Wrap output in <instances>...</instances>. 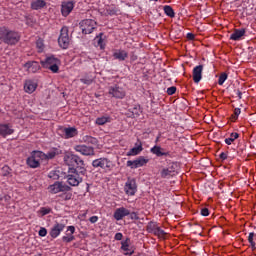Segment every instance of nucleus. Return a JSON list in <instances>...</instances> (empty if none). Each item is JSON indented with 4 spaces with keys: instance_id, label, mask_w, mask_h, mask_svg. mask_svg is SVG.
Masks as SVG:
<instances>
[{
    "instance_id": "f257e3e1",
    "label": "nucleus",
    "mask_w": 256,
    "mask_h": 256,
    "mask_svg": "<svg viewBox=\"0 0 256 256\" xmlns=\"http://www.w3.org/2000/svg\"><path fill=\"white\" fill-rule=\"evenodd\" d=\"M0 41L6 45H17L21 41V34L15 30H11L6 26L0 27Z\"/></svg>"
},
{
    "instance_id": "f03ea898",
    "label": "nucleus",
    "mask_w": 256,
    "mask_h": 256,
    "mask_svg": "<svg viewBox=\"0 0 256 256\" xmlns=\"http://www.w3.org/2000/svg\"><path fill=\"white\" fill-rule=\"evenodd\" d=\"M81 175H85L83 173H79V171L75 170V168L68 169L67 183L71 185V187H79L80 183H83V177Z\"/></svg>"
},
{
    "instance_id": "7ed1b4c3",
    "label": "nucleus",
    "mask_w": 256,
    "mask_h": 256,
    "mask_svg": "<svg viewBox=\"0 0 256 256\" xmlns=\"http://www.w3.org/2000/svg\"><path fill=\"white\" fill-rule=\"evenodd\" d=\"M94 169H102L105 173H109L113 169V162L108 158L102 157L92 161Z\"/></svg>"
},
{
    "instance_id": "20e7f679",
    "label": "nucleus",
    "mask_w": 256,
    "mask_h": 256,
    "mask_svg": "<svg viewBox=\"0 0 256 256\" xmlns=\"http://www.w3.org/2000/svg\"><path fill=\"white\" fill-rule=\"evenodd\" d=\"M44 69H49L52 73H59V65H61V60L55 56H49L45 61L41 62Z\"/></svg>"
},
{
    "instance_id": "39448f33",
    "label": "nucleus",
    "mask_w": 256,
    "mask_h": 256,
    "mask_svg": "<svg viewBox=\"0 0 256 256\" xmlns=\"http://www.w3.org/2000/svg\"><path fill=\"white\" fill-rule=\"evenodd\" d=\"M108 95L114 97V99H125L127 92L125 88L121 87L119 84H113L108 86Z\"/></svg>"
},
{
    "instance_id": "423d86ee",
    "label": "nucleus",
    "mask_w": 256,
    "mask_h": 256,
    "mask_svg": "<svg viewBox=\"0 0 256 256\" xmlns=\"http://www.w3.org/2000/svg\"><path fill=\"white\" fill-rule=\"evenodd\" d=\"M80 29L83 35H91L97 29V22L93 19H85L80 22Z\"/></svg>"
},
{
    "instance_id": "0eeeda50",
    "label": "nucleus",
    "mask_w": 256,
    "mask_h": 256,
    "mask_svg": "<svg viewBox=\"0 0 256 256\" xmlns=\"http://www.w3.org/2000/svg\"><path fill=\"white\" fill-rule=\"evenodd\" d=\"M69 27L63 26L60 30L58 45L61 49H69Z\"/></svg>"
},
{
    "instance_id": "6e6552de",
    "label": "nucleus",
    "mask_w": 256,
    "mask_h": 256,
    "mask_svg": "<svg viewBox=\"0 0 256 256\" xmlns=\"http://www.w3.org/2000/svg\"><path fill=\"white\" fill-rule=\"evenodd\" d=\"M43 152L41 151H34L30 157L27 158L26 163L28 167H31V169H37L39 165H41V159Z\"/></svg>"
},
{
    "instance_id": "1a4fd4ad",
    "label": "nucleus",
    "mask_w": 256,
    "mask_h": 256,
    "mask_svg": "<svg viewBox=\"0 0 256 256\" xmlns=\"http://www.w3.org/2000/svg\"><path fill=\"white\" fill-rule=\"evenodd\" d=\"M124 193H126L128 197L135 196V193H137V180L135 178H127V181L124 185Z\"/></svg>"
},
{
    "instance_id": "9d476101",
    "label": "nucleus",
    "mask_w": 256,
    "mask_h": 256,
    "mask_svg": "<svg viewBox=\"0 0 256 256\" xmlns=\"http://www.w3.org/2000/svg\"><path fill=\"white\" fill-rule=\"evenodd\" d=\"M49 190L53 195H57V193H61L63 191H71V187L67 184H63V182H55L49 186Z\"/></svg>"
},
{
    "instance_id": "9b49d317",
    "label": "nucleus",
    "mask_w": 256,
    "mask_h": 256,
    "mask_svg": "<svg viewBox=\"0 0 256 256\" xmlns=\"http://www.w3.org/2000/svg\"><path fill=\"white\" fill-rule=\"evenodd\" d=\"M69 169H75L78 173L85 174L87 173V169H85V161L81 159L78 155L74 154V165L73 167H69Z\"/></svg>"
},
{
    "instance_id": "f8f14e48",
    "label": "nucleus",
    "mask_w": 256,
    "mask_h": 256,
    "mask_svg": "<svg viewBox=\"0 0 256 256\" xmlns=\"http://www.w3.org/2000/svg\"><path fill=\"white\" fill-rule=\"evenodd\" d=\"M77 153H80L81 155H85L86 157H91L95 155V148L87 145H76L74 147Z\"/></svg>"
},
{
    "instance_id": "ddd939ff",
    "label": "nucleus",
    "mask_w": 256,
    "mask_h": 256,
    "mask_svg": "<svg viewBox=\"0 0 256 256\" xmlns=\"http://www.w3.org/2000/svg\"><path fill=\"white\" fill-rule=\"evenodd\" d=\"M73 9H75V2L73 1L62 2L61 4L62 17H69Z\"/></svg>"
},
{
    "instance_id": "4468645a",
    "label": "nucleus",
    "mask_w": 256,
    "mask_h": 256,
    "mask_svg": "<svg viewBox=\"0 0 256 256\" xmlns=\"http://www.w3.org/2000/svg\"><path fill=\"white\" fill-rule=\"evenodd\" d=\"M129 215H131V211L129 209L120 207L114 211L113 217L116 221H121L124 217H129Z\"/></svg>"
},
{
    "instance_id": "2eb2a0df",
    "label": "nucleus",
    "mask_w": 256,
    "mask_h": 256,
    "mask_svg": "<svg viewBox=\"0 0 256 256\" xmlns=\"http://www.w3.org/2000/svg\"><path fill=\"white\" fill-rule=\"evenodd\" d=\"M112 57H114L116 61H127V59H129V52L124 49H115Z\"/></svg>"
},
{
    "instance_id": "dca6fc26",
    "label": "nucleus",
    "mask_w": 256,
    "mask_h": 256,
    "mask_svg": "<svg viewBox=\"0 0 256 256\" xmlns=\"http://www.w3.org/2000/svg\"><path fill=\"white\" fill-rule=\"evenodd\" d=\"M192 77L194 83H200L203 79V65L195 66L192 70Z\"/></svg>"
},
{
    "instance_id": "f3484780",
    "label": "nucleus",
    "mask_w": 256,
    "mask_h": 256,
    "mask_svg": "<svg viewBox=\"0 0 256 256\" xmlns=\"http://www.w3.org/2000/svg\"><path fill=\"white\" fill-rule=\"evenodd\" d=\"M64 229H65V224L56 223L50 230V237H52V239H57V237L61 235Z\"/></svg>"
},
{
    "instance_id": "a211bd4d",
    "label": "nucleus",
    "mask_w": 256,
    "mask_h": 256,
    "mask_svg": "<svg viewBox=\"0 0 256 256\" xmlns=\"http://www.w3.org/2000/svg\"><path fill=\"white\" fill-rule=\"evenodd\" d=\"M141 113V106H133L126 111V117H130L131 119H137V117H139Z\"/></svg>"
},
{
    "instance_id": "6ab92c4d",
    "label": "nucleus",
    "mask_w": 256,
    "mask_h": 256,
    "mask_svg": "<svg viewBox=\"0 0 256 256\" xmlns=\"http://www.w3.org/2000/svg\"><path fill=\"white\" fill-rule=\"evenodd\" d=\"M150 152L156 157H167L169 152H165V149L161 148V146H154L150 149Z\"/></svg>"
},
{
    "instance_id": "aec40b11",
    "label": "nucleus",
    "mask_w": 256,
    "mask_h": 256,
    "mask_svg": "<svg viewBox=\"0 0 256 256\" xmlns=\"http://www.w3.org/2000/svg\"><path fill=\"white\" fill-rule=\"evenodd\" d=\"M24 67L28 69L29 73H37L39 69H41V66L39 65V62L32 61V62H27Z\"/></svg>"
},
{
    "instance_id": "412c9836",
    "label": "nucleus",
    "mask_w": 256,
    "mask_h": 256,
    "mask_svg": "<svg viewBox=\"0 0 256 256\" xmlns=\"http://www.w3.org/2000/svg\"><path fill=\"white\" fill-rule=\"evenodd\" d=\"M37 89V82L33 80H27L24 84V91L26 93H34V91Z\"/></svg>"
},
{
    "instance_id": "4be33fe9",
    "label": "nucleus",
    "mask_w": 256,
    "mask_h": 256,
    "mask_svg": "<svg viewBox=\"0 0 256 256\" xmlns=\"http://www.w3.org/2000/svg\"><path fill=\"white\" fill-rule=\"evenodd\" d=\"M61 154V150L57 148H52L50 151H48L46 154L43 152L42 159H55L57 155Z\"/></svg>"
},
{
    "instance_id": "5701e85b",
    "label": "nucleus",
    "mask_w": 256,
    "mask_h": 256,
    "mask_svg": "<svg viewBox=\"0 0 256 256\" xmlns=\"http://www.w3.org/2000/svg\"><path fill=\"white\" fill-rule=\"evenodd\" d=\"M245 29H235L234 32L230 35L232 41H240L241 37L245 36Z\"/></svg>"
},
{
    "instance_id": "b1692460",
    "label": "nucleus",
    "mask_w": 256,
    "mask_h": 256,
    "mask_svg": "<svg viewBox=\"0 0 256 256\" xmlns=\"http://www.w3.org/2000/svg\"><path fill=\"white\" fill-rule=\"evenodd\" d=\"M61 131V137L63 139H71L72 137H75L77 135V129H64Z\"/></svg>"
},
{
    "instance_id": "393cba45",
    "label": "nucleus",
    "mask_w": 256,
    "mask_h": 256,
    "mask_svg": "<svg viewBox=\"0 0 256 256\" xmlns=\"http://www.w3.org/2000/svg\"><path fill=\"white\" fill-rule=\"evenodd\" d=\"M47 6V2L45 0H34L31 2V9L33 11H39V9H43Z\"/></svg>"
},
{
    "instance_id": "a878e982",
    "label": "nucleus",
    "mask_w": 256,
    "mask_h": 256,
    "mask_svg": "<svg viewBox=\"0 0 256 256\" xmlns=\"http://www.w3.org/2000/svg\"><path fill=\"white\" fill-rule=\"evenodd\" d=\"M57 197L58 201H71L73 198V192H71V190L62 191V193Z\"/></svg>"
},
{
    "instance_id": "bb28decb",
    "label": "nucleus",
    "mask_w": 256,
    "mask_h": 256,
    "mask_svg": "<svg viewBox=\"0 0 256 256\" xmlns=\"http://www.w3.org/2000/svg\"><path fill=\"white\" fill-rule=\"evenodd\" d=\"M236 139H239V133L237 132H232V133H228L227 134V137L225 138V143L226 145H232L233 142L236 140Z\"/></svg>"
},
{
    "instance_id": "cd10ccee",
    "label": "nucleus",
    "mask_w": 256,
    "mask_h": 256,
    "mask_svg": "<svg viewBox=\"0 0 256 256\" xmlns=\"http://www.w3.org/2000/svg\"><path fill=\"white\" fill-rule=\"evenodd\" d=\"M162 179H170V177H173L175 175V170L173 168H164L160 173Z\"/></svg>"
},
{
    "instance_id": "c85d7f7f",
    "label": "nucleus",
    "mask_w": 256,
    "mask_h": 256,
    "mask_svg": "<svg viewBox=\"0 0 256 256\" xmlns=\"http://www.w3.org/2000/svg\"><path fill=\"white\" fill-rule=\"evenodd\" d=\"M143 151V144L141 142L136 143L135 147L131 148L128 155H139Z\"/></svg>"
},
{
    "instance_id": "c756f323",
    "label": "nucleus",
    "mask_w": 256,
    "mask_h": 256,
    "mask_svg": "<svg viewBox=\"0 0 256 256\" xmlns=\"http://www.w3.org/2000/svg\"><path fill=\"white\" fill-rule=\"evenodd\" d=\"M75 161V154H66L64 156V163L68 165V167H73Z\"/></svg>"
},
{
    "instance_id": "7c9ffc66",
    "label": "nucleus",
    "mask_w": 256,
    "mask_h": 256,
    "mask_svg": "<svg viewBox=\"0 0 256 256\" xmlns=\"http://www.w3.org/2000/svg\"><path fill=\"white\" fill-rule=\"evenodd\" d=\"M164 13L167 15V17H170L173 19L175 17V10H173V7L166 5L164 6Z\"/></svg>"
},
{
    "instance_id": "2f4dec72",
    "label": "nucleus",
    "mask_w": 256,
    "mask_h": 256,
    "mask_svg": "<svg viewBox=\"0 0 256 256\" xmlns=\"http://www.w3.org/2000/svg\"><path fill=\"white\" fill-rule=\"evenodd\" d=\"M82 141L84 143H90L91 145H97V143H98L97 138L89 136V135L83 136Z\"/></svg>"
},
{
    "instance_id": "473e14b6",
    "label": "nucleus",
    "mask_w": 256,
    "mask_h": 256,
    "mask_svg": "<svg viewBox=\"0 0 256 256\" xmlns=\"http://www.w3.org/2000/svg\"><path fill=\"white\" fill-rule=\"evenodd\" d=\"M105 123H111V117L102 116L96 119V125H105Z\"/></svg>"
},
{
    "instance_id": "72a5a7b5",
    "label": "nucleus",
    "mask_w": 256,
    "mask_h": 256,
    "mask_svg": "<svg viewBox=\"0 0 256 256\" xmlns=\"http://www.w3.org/2000/svg\"><path fill=\"white\" fill-rule=\"evenodd\" d=\"M153 235H155L156 237H159V239H163L165 238V236L167 235L166 232H164L163 229H161V227H157L156 230L153 232Z\"/></svg>"
},
{
    "instance_id": "f704fd0d",
    "label": "nucleus",
    "mask_w": 256,
    "mask_h": 256,
    "mask_svg": "<svg viewBox=\"0 0 256 256\" xmlns=\"http://www.w3.org/2000/svg\"><path fill=\"white\" fill-rule=\"evenodd\" d=\"M149 163V159H146L143 156H140L136 159V164L138 167H144V165H147Z\"/></svg>"
},
{
    "instance_id": "c9c22d12",
    "label": "nucleus",
    "mask_w": 256,
    "mask_h": 256,
    "mask_svg": "<svg viewBox=\"0 0 256 256\" xmlns=\"http://www.w3.org/2000/svg\"><path fill=\"white\" fill-rule=\"evenodd\" d=\"M121 250L122 251H130V252L126 253V255H133V253H135V250L129 249V242L127 240L125 242H122Z\"/></svg>"
},
{
    "instance_id": "e433bc0d",
    "label": "nucleus",
    "mask_w": 256,
    "mask_h": 256,
    "mask_svg": "<svg viewBox=\"0 0 256 256\" xmlns=\"http://www.w3.org/2000/svg\"><path fill=\"white\" fill-rule=\"evenodd\" d=\"M106 13L108 15H118L119 13V8H117L116 6H109L107 9H106Z\"/></svg>"
},
{
    "instance_id": "4c0bfd02",
    "label": "nucleus",
    "mask_w": 256,
    "mask_h": 256,
    "mask_svg": "<svg viewBox=\"0 0 256 256\" xmlns=\"http://www.w3.org/2000/svg\"><path fill=\"white\" fill-rule=\"evenodd\" d=\"M158 227L159 225H157V222H150L147 225L146 231H148V233H153Z\"/></svg>"
},
{
    "instance_id": "58836bf2",
    "label": "nucleus",
    "mask_w": 256,
    "mask_h": 256,
    "mask_svg": "<svg viewBox=\"0 0 256 256\" xmlns=\"http://www.w3.org/2000/svg\"><path fill=\"white\" fill-rule=\"evenodd\" d=\"M239 115H241V108H235L233 114L230 117L231 121H237L239 118Z\"/></svg>"
},
{
    "instance_id": "ea45409f",
    "label": "nucleus",
    "mask_w": 256,
    "mask_h": 256,
    "mask_svg": "<svg viewBox=\"0 0 256 256\" xmlns=\"http://www.w3.org/2000/svg\"><path fill=\"white\" fill-rule=\"evenodd\" d=\"M62 241L64 243H71V241H75V236L69 233H66V236L62 237Z\"/></svg>"
},
{
    "instance_id": "a19ab883",
    "label": "nucleus",
    "mask_w": 256,
    "mask_h": 256,
    "mask_svg": "<svg viewBox=\"0 0 256 256\" xmlns=\"http://www.w3.org/2000/svg\"><path fill=\"white\" fill-rule=\"evenodd\" d=\"M228 77L227 73H221L218 79V85H223L227 81Z\"/></svg>"
},
{
    "instance_id": "79ce46f5",
    "label": "nucleus",
    "mask_w": 256,
    "mask_h": 256,
    "mask_svg": "<svg viewBox=\"0 0 256 256\" xmlns=\"http://www.w3.org/2000/svg\"><path fill=\"white\" fill-rule=\"evenodd\" d=\"M81 83L84 85H91L93 83V77L91 76H85L84 78L80 79Z\"/></svg>"
},
{
    "instance_id": "37998d69",
    "label": "nucleus",
    "mask_w": 256,
    "mask_h": 256,
    "mask_svg": "<svg viewBox=\"0 0 256 256\" xmlns=\"http://www.w3.org/2000/svg\"><path fill=\"white\" fill-rule=\"evenodd\" d=\"M38 213L41 214V217H45V215H49L51 213V208L49 207H41Z\"/></svg>"
},
{
    "instance_id": "c03bdc74",
    "label": "nucleus",
    "mask_w": 256,
    "mask_h": 256,
    "mask_svg": "<svg viewBox=\"0 0 256 256\" xmlns=\"http://www.w3.org/2000/svg\"><path fill=\"white\" fill-rule=\"evenodd\" d=\"M127 167H130L131 169H139V166L137 165V160H128L126 162Z\"/></svg>"
},
{
    "instance_id": "a18cd8bd",
    "label": "nucleus",
    "mask_w": 256,
    "mask_h": 256,
    "mask_svg": "<svg viewBox=\"0 0 256 256\" xmlns=\"http://www.w3.org/2000/svg\"><path fill=\"white\" fill-rule=\"evenodd\" d=\"M96 39H97L98 47H100V49H104V46H103V32L99 33V35L96 36Z\"/></svg>"
},
{
    "instance_id": "49530a36",
    "label": "nucleus",
    "mask_w": 256,
    "mask_h": 256,
    "mask_svg": "<svg viewBox=\"0 0 256 256\" xmlns=\"http://www.w3.org/2000/svg\"><path fill=\"white\" fill-rule=\"evenodd\" d=\"M253 237H255V233L250 232L248 235V242L250 243L252 249H255V241H253Z\"/></svg>"
},
{
    "instance_id": "de8ad7c7",
    "label": "nucleus",
    "mask_w": 256,
    "mask_h": 256,
    "mask_svg": "<svg viewBox=\"0 0 256 256\" xmlns=\"http://www.w3.org/2000/svg\"><path fill=\"white\" fill-rule=\"evenodd\" d=\"M2 175L7 177V175H11V168L9 166H4L2 168Z\"/></svg>"
},
{
    "instance_id": "09e8293b",
    "label": "nucleus",
    "mask_w": 256,
    "mask_h": 256,
    "mask_svg": "<svg viewBox=\"0 0 256 256\" xmlns=\"http://www.w3.org/2000/svg\"><path fill=\"white\" fill-rule=\"evenodd\" d=\"M36 47L38 49V51L41 53V51H43V48H44V44H43V41L41 39H38L36 41Z\"/></svg>"
},
{
    "instance_id": "8fccbe9b",
    "label": "nucleus",
    "mask_w": 256,
    "mask_h": 256,
    "mask_svg": "<svg viewBox=\"0 0 256 256\" xmlns=\"http://www.w3.org/2000/svg\"><path fill=\"white\" fill-rule=\"evenodd\" d=\"M176 92H177V87L175 86L167 88V91H166L167 95H175Z\"/></svg>"
},
{
    "instance_id": "3c124183",
    "label": "nucleus",
    "mask_w": 256,
    "mask_h": 256,
    "mask_svg": "<svg viewBox=\"0 0 256 256\" xmlns=\"http://www.w3.org/2000/svg\"><path fill=\"white\" fill-rule=\"evenodd\" d=\"M38 235H39L40 237H47V228L41 227L40 230H39V232H38Z\"/></svg>"
},
{
    "instance_id": "603ef678",
    "label": "nucleus",
    "mask_w": 256,
    "mask_h": 256,
    "mask_svg": "<svg viewBox=\"0 0 256 256\" xmlns=\"http://www.w3.org/2000/svg\"><path fill=\"white\" fill-rule=\"evenodd\" d=\"M13 133V129H0V135H11Z\"/></svg>"
},
{
    "instance_id": "864d4df0",
    "label": "nucleus",
    "mask_w": 256,
    "mask_h": 256,
    "mask_svg": "<svg viewBox=\"0 0 256 256\" xmlns=\"http://www.w3.org/2000/svg\"><path fill=\"white\" fill-rule=\"evenodd\" d=\"M129 215L132 221H139V214H137V212H131Z\"/></svg>"
},
{
    "instance_id": "5fc2aeb1",
    "label": "nucleus",
    "mask_w": 256,
    "mask_h": 256,
    "mask_svg": "<svg viewBox=\"0 0 256 256\" xmlns=\"http://www.w3.org/2000/svg\"><path fill=\"white\" fill-rule=\"evenodd\" d=\"M200 214L202 217H209V209L208 208H202L200 211Z\"/></svg>"
},
{
    "instance_id": "6e6d98bb",
    "label": "nucleus",
    "mask_w": 256,
    "mask_h": 256,
    "mask_svg": "<svg viewBox=\"0 0 256 256\" xmlns=\"http://www.w3.org/2000/svg\"><path fill=\"white\" fill-rule=\"evenodd\" d=\"M50 179H59L58 174L55 171H51L48 175Z\"/></svg>"
},
{
    "instance_id": "4d7b16f0",
    "label": "nucleus",
    "mask_w": 256,
    "mask_h": 256,
    "mask_svg": "<svg viewBox=\"0 0 256 256\" xmlns=\"http://www.w3.org/2000/svg\"><path fill=\"white\" fill-rule=\"evenodd\" d=\"M114 239L116 241H121V239H123V233H121V232L116 233L114 236Z\"/></svg>"
},
{
    "instance_id": "13d9d810",
    "label": "nucleus",
    "mask_w": 256,
    "mask_h": 256,
    "mask_svg": "<svg viewBox=\"0 0 256 256\" xmlns=\"http://www.w3.org/2000/svg\"><path fill=\"white\" fill-rule=\"evenodd\" d=\"M67 233H69V235H73L75 233V226H68Z\"/></svg>"
},
{
    "instance_id": "bf43d9fd",
    "label": "nucleus",
    "mask_w": 256,
    "mask_h": 256,
    "mask_svg": "<svg viewBox=\"0 0 256 256\" xmlns=\"http://www.w3.org/2000/svg\"><path fill=\"white\" fill-rule=\"evenodd\" d=\"M234 93L235 95H237L238 99H243V93L241 92V90H234Z\"/></svg>"
},
{
    "instance_id": "052dcab7",
    "label": "nucleus",
    "mask_w": 256,
    "mask_h": 256,
    "mask_svg": "<svg viewBox=\"0 0 256 256\" xmlns=\"http://www.w3.org/2000/svg\"><path fill=\"white\" fill-rule=\"evenodd\" d=\"M219 157L222 161H225L228 157V154H227V152H222V153H220Z\"/></svg>"
},
{
    "instance_id": "680f3d73",
    "label": "nucleus",
    "mask_w": 256,
    "mask_h": 256,
    "mask_svg": "<svg viewBox=\"0 0 256 256\" xmlns=\"http://www.w3.org/2000/svg\"><path fill=\"white\" fill-rule=\"evenodd\" d=\"M90 223H97L99 221V217L92 216L89 218Z\"/></svg>"
},
{
    "instance_id": "e2e57ef3",
    "label": "nucleus",
    "mask_w": 256,
    "mask_h": 256,
    "mask_svg": "<svg viewBox=\"0 0 256 256\" xmlns=\"http://www.w3.org/2000/svg\"><path fill=\"white\" fill-rule=\"evenodd\" d=\"M187 39H189L190 41H193V39H195V34H193V33H188V34H187Z\"/></svg>"
},
{
    "instance_id": "0e129e2a",
    "label": "nucleus",
    "mask_w": 256,
    "mask_h": 256,
    "mask_svg": "<svg viewBox=\"0 0 256 256\" xmlns=\"http://www.w3.org/2000/svg\"><path fill=\"white\" fill-rule=\"evenodd\" d=\"M4 129H9V125H8V124H5V125H4Z\"/></svg>"
},
{
    "instance_id": "69168bd1",
    "label": "nucleus",
    "mask_w": 256,
    "mask_h": 256,
    "mask_svg": "<svg viewBox=\"0 0 256 256\" xmlns=\"http://www.w3.org/2000/svg\"><path fill=\"white\" fill-rule=\"evenodd\" d=\"M65 129H75V127H65Z\"/></svg>"
},
{
    "instance_id": "338daca9",
    "label": "nucleus",
    "mask_w": 256,
    "mask_h": 256,
    "mask_svg": "<svg viewBox=\"0 0 256 256\" xmlns=\"http://www.w3.org/2000/svg\"><path fill=\"white\" fill-rule=\"evenodd\" d=\"M0 14H1V9H0Z\"/></svg>"
}]
</instances>
